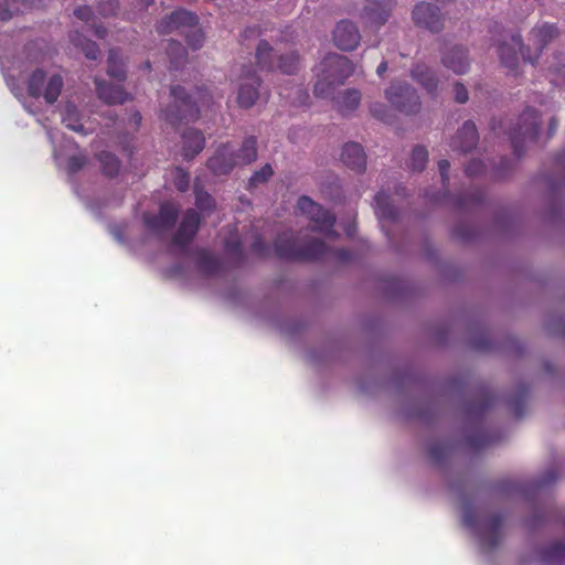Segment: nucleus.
Masks as SVG:
<instances>
[{"instance_id":"23","label":"nucleus","mask_w":565,"mask_h":565,"mask_svg":"<svg viewBox=\"0 0 565 565\" xmlns=\"http://www.w3.org/2000/svg\"><path fill=\"white\" fill-rule=\"evenodd\" d=\"M182 156L191 160L204 149L205 137L202 131L190 128L182 134Z\"/></svg>"},{"instance_id":"47","label":"nucleus","mask_w":565,"mask_h":565,"mask_svg":"<svg viewBox=\"0 0 565 565\" xmlns=\"http://www.w3.org/2000/svg\"><path fill=\"white\" fill-rule=\"evenodd\" d=\"M224 249L235 262L243 263L244 254L242 243L238 238L226 239Z\"/></svg>"},{"instance_id":"24","label":"nucleus","mask_w":565,"mask_h":565,"mask_svg":"<svg viewBox=\"0 0 565 565\" xmlns=\"http://www.w3.org/2000/svg\"><path fill=\"white\" fill-rule=\"evenodd\" d=\"M411 74L413 79L422 85L429 95L435 96L437 94L438 78L428 65L417 63Z\"/></svg>"},{"instance_id":"49","label":"nucleus","mask_w":565,"mask_h":565,"mask_svg":"<svg viewBox=\"0 0 565 565\" xmlns=\"http://www.w3.org/2000/svg\"><path fill=\"white\" fill-rule=\"evenodd\" d=\"M119 9V1L118 0H104L99 2L98 4V12L103 17H109L117 13Z\"/></svg>"},{"instance_id":"52","label":"nucleus","mask_w":565,"mask_h":565,"mask_svg":"<svg viewBox=\"0 0 565 565\" xmlns=\"http://www.w3.org/2000/svg\"><path fill=\"white\" fill-rule=\"evenodd\" d=\"M486 167L481 160L473 159L465 168V173L468 177H477L484 172Z\"/></svg>"},{"instance_id":"46","label":"nucleus","mask_w":565,"mask_h":565,"mask_svg":"<svg viewBox=\"0 0 565 565\" xmlns=\"http://www.w3.org/2000/svg\"><path fill=\"white\" fill-rule=\"evenodd\" d=\"M172 181L178 191L186 192L190 188V173L180 167H175Z\"/></svg>"},{"instance_id":"50","label":"nucleus","mask_w":565,"mask_h":565,"mask_svg":"<svg viewBox=\"0 0 565 565\" xmlns=\"http://www.w3.org/2000/svg\"><path fill=\"white\" fill-rule=\"evenodd\" d=\"M252 252L259 257H267L270 254L269 246L264 242L262 236H256L250 245Z\"/></svg>"},{"instance_id":"61","label":"nucleus","mask_w":565,"mask_h":565,"mask_svg":"<svg viewBox=\"0 0 565 565\" xmlns=\"http://www.w3.org/2000/svg\"><path fill=\"white\" fill-rule=\"evenodd\" d=\"M387 67H388L387 62H386V61H382V62L379 64L377 68H376V73H377V75H379V76H383V75H384V73L387 71Z\"/></svg>"},{"instance_id":"14","label":"nucleus","mask_w":565,"mask_h":565,"mask_svg":"<svg viewBox=\"0 0 565 565\" xmlns=\"http://www.w3.org/2000/svg\"><path fill=\"white\" fill-rule=\"evenodd\" d=\"M200 222L199 213L194 210H188L172 237V244L186 249L199 231Z\"/></svg>"},{"instance_id":"45","label":"nucleus","mask_w":565,"mask_h":565,"mask_svg":"<svg viewBox=\"0 0 565 565\" xmlns=\"http://www.w3.org/2000/svg\"><path fill=\"white\" fill-rule=\"evenodd\" d=\"M484 200V192L480 189L458 198L456 204L458 207H469L480 205Z\"/></svg>"},{"instance_id":"13","label":"nucleus","mask_w":565,"mask_h":565,"mask_svg":"<svg viewBox=\"0 0 565 565\" xmlns=\"http://www.w3.org/2000/svg\"><path fill=\"white\" fill-rule=\"evenodd\" d=\"M199 23V18L195 13L188 10H175L170 15H167L157 24L159 34H169L179 32L182 34L185 29L193 28Z\"/></svg>"},{"instance_id":"55","label":"nucleus","mask_w":565,"mask_h":565,"mask_svg":"<svg viewBox=\"0 0 565 565\" xmlns=\"http://www.w3.org/2000/svg\"><path fill=\"white\" fill-rule=\"evenodd\" d=\"M370 111L372 114L373 117L380 119V120H385L386 119V116H387V109L385 107V105L381 104V103H374L370 106Z\"/></svg>"},{"instance_id":"15","label":"nucleus","mask_w":565,"mask_h":565,"mask_svg":"<svg viewBox=\"0 0 565 565\" xmlns=\"http://www.w3.org/2000/svg\"><path fill=\"white\" fill-rule=\"evenodd\" d=\"M332 40L337 47L342 51H353L358 47L361 41V34L358 26L349 21H340L332 33Z\"/></svg>"},{"instance_id":"51","label":"nucleus","mask_w":565,"mask_h":565,"mask_svg":"<svg viewBox=\"0 0 565 565\" xmlns=\"http://www.w3.org/2000/svg\"><path fill=\"white\" fill-rule=\"evenodd\" d=\"M493 440L487 434H473L468 437V443L476 449L489 446Z\"/></svg>"},{"instance_id":"18","label":"nucleus","mask_w":565,"mask_h":565,"mask_svg":"<svg viewBox=\"0 0 565 565\" xmlns=\"http://www.w3.org/2000/svg\"><path fill=\"white\" fill-rule=\"evenodd\" d=\"M479 135L473 121L467 120L450 141L454 151L467 153L473 150L478 143Z\"/></svg>"},{"instance_id":"57","label":"nucleus","mask_w":565,"mask_h":565,"mask_svg":"<svg viewBox=\"0 0 565 565\" xmlns=\"http://www.w3.org/2000/svg\"><path fill=\"white\" fill-rule=\"evenodd\" d=\"M511 169V162L508 158H501V168L497 170L498 178H504L507 172Z\"/></svg>"},{"instance_id":"56","label":"nucleus","mask_w":565,"mask_h":565,"mask_svg":"<svg viewBox=\"0 0 565 565\" xmlns=\"http://www.w3.org/2000/svg\"><path fill=\"white\" fill-rule=\"evenodd\" d=\"M74 15L76 18H78L79 20H82V21L88 22L90 20L92 15H93V11L87 6L77 7L74 10Z\"/></svg>"},{"instance_id":"33","label":"nucleus","mask_w":565,"mask_h":565,"mask_svg":"<svg viewBox=\"0 0 565 565\" xmlns=\"http://www.w3.org/2000/svg\"><path fill=\"white\" fill-rule=\"evenodd\" d=\"M529 395V387L522 385L518 393L508 399L509 411L516 417L520 418L524 415L526 408V399Z\"/></svg>"},{"instance_id":"54","label":"nucleus","mask_w":565,"mask_h":565,"mask_svg":"<svg viewBox=\"0 0 565 565\" xmlns=\"http://www.w3.org/2000/svg\"><path fill=\"white\" fill-rule=\"evenodd\" d=\"M455 99L459 104L467 103L469 95L466 86L459 82H456L454 85Z\"/></svg>"},{"instance_id":"10","label":"nucleus","mask_w":565,"mask_h":565,"mask_svg":"<svg viewBox=\"0 0 565 565\" xmlns=\"http://www.w3.org/2000/svg\"><path fill=\"white\" fill-rule=\"evenodd\" d=\"M179 216L178 207L170 202H163L160 205L158 214H143L146 227L156 234H160L173 228Z\"/></svg>"},{"instance_id":"11","label":"nucleus","mask_w":565,"mask_h":565,"mask_svg":"<svg viewBox=\"0 0 565 565\" xmlns=\"http://www.w3.org/2000/svg\"><path fill=\"white\" fill-rule=\"evenodd\" d=\"M526 47L523 44L522 36L518 34H511L509 41H503L498 46V54L501 64L512 74H518L520 64V55L523 57V52H526Z\"/></svg>"},{"instance_id":"2","label":"nucleus","mask_w":565,"mask_h":565,"mask_svg":"<svg viewBox=\"0 0 565 565\" xmlns=\"http://www.w3.org/2000/svg\"><path fill=\"white\" fill-rule=\"evenodd\" d=\"M173 97V107L163 110L164 119L172 126L182 121H195L200 117L201 106H209L211 95L203 87H196L194 96L189 95L180 85H174L170 89Z\"/></svg>"},{"instance_id":"38","label":"nucleus","mask_w":565,"mask_h":565,"mask_svg":"<svg viewBox=\"0 0 565 565\" xmlns=\"http://www.w3.org/2000/svg\"><path fill=\"white\" fill-rule=\"evenodd\" d=\"M300 57L296 52L281 54L278 57L276 70H279L284 74H295L299 70Z\"/></svg>"},{"instance_id":"29","label":"nucleus","mask_w":565,"mask_h":565,"mask_svg":"<svg viewBox=\"0 0 565 565\" xmlns=\"http://www.w3.org/2000/svg\"><path fill=\"white\" fill-rule=\"evenodd\" d=\"M361 97L362 95L358 89L350 88L343 90L335 98L338 110L343 115L355 110L361 103Z\"/></svg>"},{"instance_id":"27","label":"nucleus","mask_w":565,"mask_h":565,"mask_svg":"<svg viewBox=\"0 0 565 565\" xmlns=\"http://www.w3.org/2000/svg\"><path fill=\"white\" fill-rule=\"evenodd\" d=\"M374 209L377 217L383 221L394 222L397 218V210L391 202V198L384 192L380 191L374 196Z\"/></svg>"},{"instance_id":"25","label":"nucleus","mask_w":565,"mask_h":565,"mask_svg":"<svg viewBox=\"0 0 565 565\" xmlns=\"http://www.w3.org/2000/svg\"><path fill=\"white\" fill-rule=\"evenodd\" d=\"M196 255V266L204 276H216L222 271V262L220 258L206 249H199Z\"/></svg>"},{"instance_id":"5","label":"nucleus","mask_w":565,"mask_h":565,"mask_svg":"<svg viewBox=\"0 0 565 565\" xmlns=\"http://www.w3.org/2000/svg\"><path fill=\"white\" fill-rule=\"evenodd\" d=\"M297 209L312 223V231L319 232L327 237L335 238L339 234L333 230L335 216L329 210L316 203L311 198L301 195L297 202Z\"/></svg>"},{"instance_id":"6","label":"nucleus","mask_w":565,"mask_h":565,"mask_svg":"<svg viewBox=\"0 0 565 565\" xmlns=\"http://www.w3.org/2000/svg\"><path fill=\"white\" fill-rule=\"evenodd\" d=\"M385 97L392 107L406 115L417 114L422 108L416 89L406 82H392Z\"/></svg>"},{"instance_id":"31","label":"nucleus","mask_w":565,"mask_h":565,"mask_svg":"<svg viewBox=\"0 0 565 565\" xmlns=\"http://www.w3.org/2000/svg\"><path fill=\"white\" fill-rule=\"evenodd\" d=\"M70 39L74 46L81 49L88 60L95 61L98 58L100 51L94 41L86 39L78 31L71 33Z\"/></svg>"},{"instance_id":"40","label":"nucleus","mask_w":565,"mask_h":565,"mask_svg":"<svg viewBox=\"0 0 565 565\" xmlns=\"http://www.w3.org/2000/svg\"><path fill=\"white\" fill-rule=\"evenodd\" d=\"M495 403V396L491 392H486L478 403H472L469 413L475 416H482Z\"/></svg>"},{"instance_id":"16","label":"nucleus","mask_w":565,"mask_h":565,"mask_svg":"<svg viewBox=\"0 0 565 565\" xmlns=\"http://www.w3.org/2000/svg\"><path fill=\"white\" fill-rule=\"evenodd\" d=\"M235 166H237L235 151L228 142L222 143L206 162L207 169L215 175H226Z\"/></svg>"},{"instance_id":"12","label":"nucleus","mask_w":565,"mask_h":565,"mask_svg":"<svg viewBox=\"0 0 565 565\" xmlns=\"http://www.w3.org/2000/svg\"><path fill=\"white\" fill-rule=\"evenodd\" d=\"M413 20L417 26L438 33L444 29V17L440 9L429 2H420L413 10Z\"/></svg>"},{"instance_id":"41","label":"nucleus","mask_w":565,"mask_h":565,"mask_svg":"<svg viewBox=\"0 0 565 565\" xmlns=\"http://www.w3.org/2000/svg\"><path fill=\"white\" fill-rule=\"evenodd\" d=\"M338 85L332 83L323 74L318 75V81L315 85L313 93L317 97L328 98L333 94L334 88Z\"/></svg>"},{"instance_id":"7","label":"nucleus","mask_w":565,"mask_h":565,"mask_svg":"<svg viewBox=\"0 0 565 565\" xmlns=\"http://www.w3.org/2000/svg\"><path fill=\"white\" fill-rule=\"evenodd\" d=\"M46 74L42 68L33 71L28 79V94L33 98L43 96L47 104H54L61 95L64 82L61 75H52L46 84Z\"/></svg>"},{"instance_id":"59","label":"nucleus","mask_w":565,"mask_h":565,"mask_svg":"<svg viewBox=\"0 0 565 565\" xmlns=\"http://www.w3.org/2000/svg\"><path fill=\"white\" fill-rule=\"evenodd\" d=\"M94 34L99 39H105L107 35V29L104 28L103 25H95Z\"/></svg>"},{"instance_id":"34","label":"nucleus","mask_w":565,"mask_h":565,"mask_svg":"<svg viewBox=\"0 0 565 565\" xmlns=\"http://www.w3.org/2000/svg\"><path fill=\"white\" fill-rule=\"evenodd\" d=\"M97 159L100 162L102 172L105 175L113 178L118 174L121 163L114 153L102 151L98 153Z\"/></svg>"},{"instance_id":"20","label":"nucleus","mask_w":565,"mask_h":565,"mask_svg":"<svg viewBox=\"0 0 565 565\" xmlns=\"http://www.w3.org/2000/svg\"><path fill=\"white\" fill-rule=\"evenodd\" d=\"M95 85L98 98L107 105H121L131 98L121 85H114L98 78H95Z\"/></svg>"},{"instance_id":"19","label":"nucleus","mask_w":565,"mask_h":565,"mask_svg":"<svg viewBox=\"0 0 565 565\" xmlns=\"http://www.w3.org/2000/svg\"><path fill=\"white\" fill-rule=\"evenodd\" d=\"M441 63L456 74H465L470 67L468 51L461 45H455L443 52Z\"/></svg>"},{"instance_id":"26","label":"nucleus","mask_w":565,"mask_h":565,"mask_svg":"<svg viewBox=\"0 0 565 565\" xmlns=\"http://www.w3.org/2000/svg\"><path fill=\"white\" fill-rule=\"evenodd\" d=\"M256 63L260 71H275L278 57L274 49L269 45V43L265 40L259 41L257 47H256Z\"/></svg>"},{"instance_id":"32","label":"nucleus","mask_w":565,"mask_h":565,"mask_svg":"<svg viewBox=\"0 0 565 565\" xmlns=\"http://www.w3.org/2000/svg\"><path fill=\"white\" fill-rule=\"evenodd\" d=\"M107 74L119 82H124L126 79L125 64L118 51L115 49L109 50L108 53Z\"/></svg>"},{"instance_id":"48","label":"nucleus","mask_w":565,"mask_h":565,"mask_svg":"<svg viewBox=\"0 0 565 565\" xmlns=\"http://www.w3.org/2000/svg\"><path fill=\"white\" fill-rule=\"evenodd\" d=\"M87 163V158L83 154L72 156L67 160V171L74 174L82 170Z\"/></svg>"},{"instance_id":"30","label":"nucleus","mask_w":565,"mask_h":565,"mask_svg":"<svg viewBox=\"0 0 565 565\" xmlns=\"http://www.w3.org/2000/svg\"><path fill=\"white\" fill-rule=\"evenodd\" d=\"M544 565H564L565 564V543L554 542L546 546L541 553Z\"/></svg>"},{"instance_id":"35","label":"nucleus","mask_w":565,"mask_h":565,"mask_svg":"<svg viewBox=\"0 0 565 565\" xmlns=\"http://www.w3.org/2000/svg\"><path fill=\"white\" fill-rule=\"evenodd\" d=\"M62 121L68 129L78 134H86L84 126L81 122V114L76 106L71 104L66 105L62 116Z\"/></svg>"},{"instance_id":"63","label":"nucleus","mask_w":565,"mask_h":565,"mask_svg":"<svg viewBox=\"0 0 565 565\" xmlns=\"http://www.w3.org/2000/svg\"><path fill=\"white\" fill-rule=\"evenodd\" d=\"M491 128L495 134H498V130L501 129V121L497 122V120L493 119L491 122Z\"/></svg>"},{"instance_id":"36","label":"nucleus","mask_w":565,"mask_h":565,"mask_svg":"<svg viewBox=\"0 0 565 565\" xmlns=\"http://www.w3.org/2000/svg\"><path fill=\"white\" fill-rule=\"evenodd\" d=\"M167 53L169 55L171 66L175 70L182 66L186 61L188 52L178 41L172 40L169 42Z\"/></svg>"},{"instance_id":"58","label":"nucleus","mask_w":565,"mask_h":565,"mask_svg":"<svg viewBox=\"0 0 565 565\" xmlns=\"http://www.w3.org/2000/svg\"><path fill=\"white\" fill-rule=\"evenodd\" d=\"M557 126H558L557 119L555 117H552L550 120V124H548V131H547L548 138H551L555 134V131L557 130Z\"/></svg>"},{"instance_id":"64","label":"nucleus","mask_w":565,"mask_h":565,"mask_svg":"<svg viewBox=\"0 0 565 565\" xmlns=\"http://www.w3.org/2000/svg\"><path fill=\"white\" fill-rule=\"evenodd\" d=\"M555 73L562 75L565 78V65L555 68Z\"/></svg>"},{"instance_id":"17","label":"nucleus","mask_w":565,"mask_h":565,"mask_svg":"<svg viewBox=\"0 0 565 565\" xmlns=\"http://www.w3.org/2000/svg\"><path fill=\"white\" fill-rule=\"evenodd\" d=\"M393 4V0H367L361 19L366 25L379 28L388 20Z\"/></svg>"},{"instance_id":"28","label":"nucleus","mask_w":565,"mask_h":565,"mask_svg":"<svg viewBox=\"0 0 565 565\" xmlns=\"http://www.w3.org/2000/svg\"><path fill=\"white\" fill-rule=\"evenodd\" d=\"M258 156L257 138L255 136L246 137L241 148L235 152L237 164L248 166L256 161Z\"/></svg>"},{"instance_id":"62","label":"nucleus","mask_w":565,"mask_h":565,"mask_svg":"<svg viewBox=\"0 0 565 565\" xmlns=\"http://www.w3.org/2000/svg\"><path fill=\"white\" fill-rule=\"evenodd\" d=\"M463 522L467 526H473L472 515L470 513H467L465 515Z\"/></svg>"},{"instance_id":"4","label":"nucleus","mask_w":565,"mask_h":565,"mask_svg":"<svg viewBox=\"0 0 565 565\" xmlns=\"http://www.w3.org/2000/svg\"><path fill=\"white\" fill-rule=\"evenodd\" d=\"M561 35L559 28L556 23L546 21L537 22L529 33V45L526 52H523V61L536 64L543 51L558 39Z\"/></svg>"},{"instance_id":"44","label":"nucleus","mask_w":565,"mask_h":565,"mask_svg":"<svg viewBox=\"0 0 565 565\" xmlns=\"http://www.w3.org/2000/svg\"><path fill=\"white\" fill-rule=\"evenodd\" d=\"M194 194H195V205L196 207L202 211H211L215 206V201L211 194H209L206 191L199 189L198 185L194 188Z\"/></svg>"},{"instance_id":"1","label":"nucleus","mask_w":565,"mask_h":565,"mask_svg":"<svg viewBox=\"0 0 565 565\" xmlns=\"http://www.w3.org/2000/svg\"><path fill=\"white\" fill-rule=\"evenodd\" d=\"M275 254L280 259L313 262L332 254L340 263L352 260V253L347 248L331 250L322 239L310 238L300 243L294 233H281L274 242Z\"/></svg>"},{"instance_id":"43","label":"nucleus","mask_w":565,"mask_h":565,"mask_svg":"<svg viewBox=\"0 0 565 565\" xmlns=\"http://www.w3.org/2000/svg\"><path fill=\"white\" fill-rule=\"evenodd\" d=\"M182 35L185 36V41L191 49L199 50L203 46L204 33L200 28H198V24L193 28L185 29V32H183Z\"/></svg>"},{"instance_id":"60","label":"nucleus","mask_w":565,"mask_h":565,"mask_svg":"<svg viewBox=\"0 0 565 565\" xmlns=\"http://www.w3.org/2000/svg\"><path fill=\"white\" fill-rule=\"evenodd\" d=\"M141 119H142V117H141V114L139 111H135L131 115L130 121L134 124L136 129H138V127L140 126Z\"/></svg>"},{"instance_id":"3","label":"nucleus","mask_w":565,"mask_h":565,"mask_svg":"<svg viewBox=\"0 0 565 565\" xmlns=\"http://www.w3.org/2000/svg\"><path fill=\"white\" fill-rule=\"evenodd\" d=\"M540 130V115L532 108L526 107L520 115L515 127L509 131L514 154L520 158L524 152L526 142L536 141Z\"/></svg>"},{"instance_id":"8","label":"nucleus","mask_w":565,"mask_h":565,"mask_svg":"<svg viewBox=\"0 0 565 565\" xmlns=\"http://www.w3.org/2000/svg\"><path fill=\"white\" fill-rule=\"evenodd\" d=\"M242 83L238 85L237 104L241 108H252L259 98L260 77L252 66H242L239 75Z\"/></svg>"},{"instance_id":"39","label":"nucleus","mask_w":565,"mask_h":565,"mask_svg":"<svg viewBox=\"0 0 565 565\" xmlns=\"http://www.w3.org/2000/svg\"><path fill=\"white\" fill-rule=\"evenodd\" d=\"M428 161V151L423 146H416L411 154L409 168L413 171H423Z\"/></svg>"},{"instance_id":"53","label":"nucleus","mask_w":565,"mask_h":565,"mask_svg":"<svg viewBox=\"0 0 565 565\" xmlns=\"http://www.w3.org/2000/svg\"><path fill=\"white\" fill-rule=\"evenodd\" d=\"M449 168H450V163L447 159H441L438 161V170H439L443 186L445 190H448V185H449V175H448Z\"/></svg>"},{"instance_id":"42","label":"nucleus","mask_w":565,"mask_h":565,"mask_svg":"<svg viewBox=\"0 0 565 565\" xmlns=\"http://www.w3.org/2000/svg\"><path fill=\"white\" fill-rule=\"evenodd\" d=\"M450 446L444 441H436L428 448V455L435 463H441L449 455Z\"/></svg>"},{"instance_id":"37","label":"nucleus","mask_w":565,"mask_h":565,"mask_svg":"<svg viewBox=\"0 0 565 565\" xmlns=\"http://www.w3.org/2000/svg\"><path fill=\"white\" fill-rule=\"evenodd\" d=\"M274 175V169L270 163H265L259 170H256L247 182V190L253 191L260 185L266 184Z\"/></svg>"},{"instance_id":"22","label":"nucleus","mask_w":565,"mask_h":565,"mask_svg":"<svg viewBox=\"0 0 565 565\" xmlns=\"http://www.w3.org/2000/svg\"><path fill=\"white\" fill-rule=\"evenodd\" d=\"M341 161L349 169L363 172L366 168V156L361 145L349 142L344 145L341 153Z\"/></svg>"},{"instance_id":"9","label":"nucleus","mask_w":565,"mask_h":565,"mask_svg":"<svg viewBox=\"0 0 565 565\" xmlns=\"http://www.w3.org/2000/svg\"><path fill=\"white\" fill-rule=\"evenodd\" d=\"M320 68L321 74L338 86L342 85L354 72L352 62L347 56L337 53L328 54L321 61Z\"/></svg>"},{"instance_id":"21","label":"nucleus","mask_w":565,"mask_h":565,"mask_svg":"<svg viewBox=\"0 0 565 565\" xmlns=\"http://www.w3.org/2000/svg\"><path fill=\"white\" fill-rule=\"evenodd\" d=\"M503 516L501 514L491 515L482 525L480 537L484 546L492 550L495 548L501 541V530Z\"/></svg>"}]
</instances>
